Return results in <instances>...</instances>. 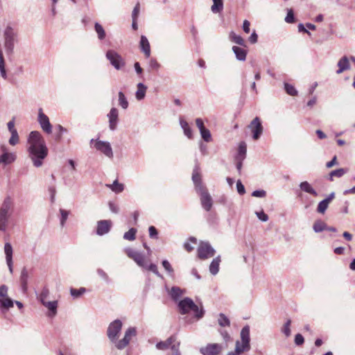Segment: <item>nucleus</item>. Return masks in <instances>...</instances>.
<instances>
[{
	"mask_svg": "<svg viewBox=\"0 0 355 355\" xmlns=\"http://www.w3.org/2000/svg\"><path fill=\"white\" fill-rule=\"evenodd\" d=\"M27 152L33 165L39 168L44 164V160L48 156L49 149L46 141L38 131H31L27 139Z\"/></svg>",
	"mask_w": 355,
	"mask_h": 355,
	"instance_id": "f257e3e1",
	"label": "nucleus"
},
{
	"mask_svg": "<svg viewBox=\"0 0 355 355\" xmlns=\"http://www.w3.org/2000/svg\"><path fill=\"white\" fill-rule=\"evenodd\" d=\"M192 180L196 192L200 195L202 208L207 211H210L213 205L212 198L207 191V188L202 183L200 168L198 163L196 164L193 170Z\"/></svg>",
	"mask_w": 355,
	"mask_h": 355,
	"instance_id": "f03ea898",
	"label": "nucleus"
},
{
	"mask_svg": "<svg viewBox=\"0 0 355 355\" xmlns=\"http://www.w3.org/2000/svg\"><path fill=\"white\" fill-rule=\"evenodd\" d=\"M15 202L10 196H6L0 205V231L5 232L12 216Z\"/></svg>",
	"mask_w": 355,
	"mask_h": 355,
	"instance_id": "7ed1b4c3",
	"label": "nucleus"
},
{
	"mask_svg": "<svg viewBox=\"0 0 355 355\" xmlns=\"http://www.w3.org/2000/svg\"><path fill=\"white\" fill-rule=\"evenodd\" d=\"M178 306L182 315H185L189 311H193L196 320L202 319L205 313L202 306L199 307L194 303L193 300L189 297H184L183 300H180L178 304Z\"/></svg>",
	"mask_w": 355,
	"mask_h": 355,
	"instance_id": "20e7f679",
	"label": "nucleus"
},
{
	"mask_svg": "<svg viewBox=\"0 0 355 355\" xmlns=\"http://www.w3.org/2000/svg\"><path fill=\"white\" fill-rule=\"evenodd\" d=\"M241 341L236 340L234 352H230L227 355H241L244 352L250 349V327L244 326L240 333Z\"/></svg>",
	"mask_w": 355,
	"mask_h": 355,
	"instance_id": "39448f33",
	"label": "nucleus"
},
{
	"mask_svg": "<svg viewBox=\"0 0 355 355\" xmlns=\"http://www.w3.org/2000/svg\"><path fill=\"white\" fill-rule=\"evenodd\" d=\"M19 42V33L17 29L10 26H6L3 32V46L8 55L14 53L15 46Z\"/></svg>",
	"mask_w": 355,
	"mask_h": 355,
	"instance_id": "423d86ee",
	"label": "nucleus"
},
{
	"mask_svg": "<svg viewBox=\"0 0 355 355\" xmlns=\"http://www.w3.org/2000/svg\"><path fill=\"white\" fill-rule=\"evenodd\" d=\"M123 322L119 319H116L110 323L107 329V336L112 343L116 345L119 336L121 331Z\"/></svg>",
	"mask_w": 355,
	"mask_h": 355,
	"instance_id": "0eeeda50",
	"label": "nucleus"
},
{
	"mask_svg": "<svg viewBox=\"0 0 355 355\" xmlns=\"http://www.w3.org/2000/svg\"><path fill=\"white\" fill-rule=\"evenodd\" d=\"M106 58L110 61V64L116 70L121 69L125 64V62L121 55L114 50H108L106 52Z\"/></svg>",
	"mask_w": 355,
	"mask_h": 355,
	"instance_id": "6e6552de",
	"label": "nucleus"
},
{
	"mask_svg": "<svg viewBox=\"0 0 355 355\" xmlns=\"http://www.w3.org/2000/svg\"><path fill=\"white\" fill-rule=\"evenodd\" d=\"M136 336V327H128L125 331L123 338L121 340H118V341L116 342L115 347L120 350L123 349L129 345L132 338L135 337Z\"/></svg>",
	"mask_w": 355,
	"mask_h": 355,
	"instance_id": "1a4fd4ad",
	"label": "nucleus"
},
{
	"mask_svg": "<svg viewBox=\"0 0 355 355\" xmlns=\"http://www.w3.org/2000/svg\"><path fill=\"white\" fill-rule=\"evenodd\" d=\"M215 252V250L208 242H201L197 249L198 257L202 260L214 257Z\"/></svg>",
	"mask_w": 355,
	"mask_h": 355,
	"instance_id": "9d476101",
	"label": "nucleus"
},
{
	"mask_svg": "<svg viewBox=\"0 0 355 355\" xmlns=\"http://www.w3.org/2000/svg\"><path fill=\"white\" fill-rule=\"evenodd\" d=\"M248 128L252 133V138L254 140H258L263 133V128L261 121L258 116H256L248 125Z\"/></svg>",
	"mask_w": 355,
	"mask_h": 355,
	"instance_id": "9b49d317",
	"label": "nucleus"
},
{
	"mask_svg": "<svg viewBox=\"0 0 355 355\" xmlns=\"http://www.w3.org/2000/svg\"><path fill=\"white\" fill-rule=\"evenodd\" d=\"M125 252L128 257L133 259L137 264L141 268H146L147 263L146 261V257L144 254L136 251L132 248H128L125 250Z\"/></svg>",
	"mask_w": 355,
	"mask_h": 355,
	"instance_id": "f8f14e48",
	"label": "nucleus"
},
{
	"mask_svg": "<svg viewBox=\"0 0 355 355\" xmlns=\"http://www.w3.org/2000/svg\"><path fill=\"white\" fill-rule=\"evenodd\" d=\"M37 121L44 132L47 134H51L52 132V125L50 123L49 119L47 115L43 112L42 108L38 110Z\"/></svg>",
	"mask_w": 355,
	"mask_h": 355,
	"instance_id": "ddd939ff",
	"label": "nucleus"
},
{
	"mask_svg": "<svg viewBox=\"0 0 355 355\" xmlns=\"http://www.w3.org/2000/svg\"><path fill=\"white\" fill-rule=\"evenodd\" d=\"M223 347L222 345L218 343H209L205 347L200 349V352L202 355H219Z\"/></svg>",
	"mask_w": 355,
	"mask_h": 355,
	"instance_id": "4468645a",
	"label": "nucleus"
},
{
	"mask_svg": "<svg viewBox=\"0 0 355 355\" xmlns=\"http://www.w3.org/2000/svg\"><path fill=\"white\" fill-rule=\"evenodd\" d=\"M95 148L109 158L113 157V151L108 141L97 140L94 144Z\"/></svg>",
	"mask_w": 355,
	"mask_h": 355,
	"instance_id": "2eb2a0df",
	"label": "nucleus"
},
{
	"mask_svg": "<svg viewBox=\"0 0 355 355\" xmlns=\"http://www.w3.org/2000/svg\"><path fill=\"white\" fill-rule=\"evenodd\" d=\"M4 253L6 255V261L8 267L10 272H13V261H12V254L13 249L12 245L10 243H6L4 245Z\"/></svg>",
	"mask_w": 355,
	"mask_h": 355,
	"instance_id": "dca6fc26",
	"label": "nucleus"
},
{
	"mask_svg": "<svg viewBox=\"0 0 355 355\" xmlns=\"http://www.w3.org/2000/svg\"><path fill=\"white\" fill-rule=\"evenodd\" d=\"M112 221L110 220H102L97 222L96 234L103 236L107 234L112 227Z\"/></svg>",
	"mask_w": 355,
	"mask_h": 355,
	"instance_id": "f3484780",
	"label": "nucleus"
},
{
	"mask_svg": "<svg viewBox=\"0 0 355 355\" xmlns=\"http://www.w3.org/2000/svg\"><path fill=\"white\" fill-rule=\"evenodd\" d=\"M1 150L3 154L0 156V164L8 165L15 161L17 158L15 153L7 152V149L5 146H2Z\"/></svg>",
	"mask_w": 355,
	"mask_h": 355,
	"instance_id": "a211bd4d",
	"label": "nucleus"
},
{
	"mask_svg": "<svg viewBox=\"0 0 355 355\" xmlns=\"http://www.w3.org/2000/svg\"><path fill=\"white\" fill-rule=\"evenodd\" d=\"M45 308L48 309L47 315L50 318H53L57 315L58 302L57 300L53 301H44L41 303Z\"/></svg>",
	"mask_w": 355,
	"mask_h": 355,
	"instance_id": "6ab92c4d",
	"label": "nucleus"
},
{
	"mask_svg": "<svg viewBox=\"0 0 355 355\" xmlns=\"http://www.w3.org/2000/svg\"><path fill=\"white\" fill-rule=\"evenodd\" d=\"M109 119V128L111 130H115L118 123L119 111L116 108H111L107 114Z\"/></svg>",
	"mask_w": 355,
	"mask_h": 355,
	"instance_id": "aec40b11",
	"label": "nucleus"
},
{
	"mask_svg": "<svg viewBox=\"0 0 355 355\" xmlns=\"http://www.w3.org/2000/svg\"><path fill=\"white\" fill-rule=\"evenodd\" d=\"M139 46L141 51L144 53L146 58H149L150 56V46L146 36H141Z\"/></svg>",
	"mask_w": 355,
	"mask_h": 355,
	"instance_id": "412c9836",
	"label": "nucleus"
},
{
	"mask_svg": "<svg viewBox=\"0 0 355 355\" xmlns=\"http://www.w3.org/2000/svg\"><path fill=\"white\" fill-rule=\"evenodd\" d=\"M176 340L175 336H171L165 341H160L156 344V348L159 350H166L173 345Z\"/></svg>",
	"mask_w": 355,
	"mask_h": 355,
	"instance_id": "4be33fe9",
	"label": "nucleus"
},
{
	"mask_svg": "<svg viewBox=\"0 0 355 355\" xmlns=\"http://www.w3.org/2000/svg\"><path fill=\"white\" fill-rule=\"evenodd\" d=\"M338 69L336 71L337 74L343 73L344 71L348 70L350 68L349 59L347 56H343L338 62Z\"/></svg>",
	"mask_w": 355,
	"mask_h": 355,
	"instance_id": "5701e85b",
	"label": "nucleus"
},
{
	"mask_svg": "<svg viewBox=\"0 0 355 355\" xmlns=\"http://www.w3.org/2000/svg\"><path fill=\"white\" fill-rule=\"evenodd\" d=\"M299 187L302 191H304L307 193L313 195V196H318V192L313 189V187L311 186V184L307 181L302 182L299 184Z\"/></svg>",
	"mask_w": 355,
	"mask_h": 355,
	"instance_id": "b1692460",
	"label": "nucleus"
},
{
	"mask_svg": "<svg viewBox=\"0 0 355 355\" xmlns=\"http://www.w3.org/2000/svg\"><path fill=\"white\" fill-rule=\"evenodd\" d=\"M232 51L234 53L236 58L239 61H245L247 56V51L241 47L234 46Z\"/></svg>",
	"mask_w": 355,
	"mask_h": 355,
	"instance_id": "393cba45",
	"label": "nucleus"
},
{
	"mask_svg": "<svg viewBox=\"0 0 355 355\" xmlns=\"http://www.w3.org/2000/svg\"><path fill=\"white\" fill-rule=\"evenodd\" d=\"M221 261L220 256L218 255L214 258L209 265V272L212 275H216L219 271L220 263Z\"/></svg>",
	"mask_w": 355,
	"mask_h": 355,
	"instance_id": "a878e982",
	"label": "nucleus"
},
{
	"mask_svg": "<svg viewBox=\"0 0 355 355\" xmlns=\"http://www.w3.org/2000/svg\"><path fill=\"white\" fill-rule=\"evenodd\" d=\"M137 89L135 93L137 100L141 101L145 98L147 87L144 84L139 83L137 85Z\"/></svg>",
	"mask_w": 355,
	"mask_h": 355,
	"instance_id": "bb28decb",
	"label": "nucleus"
},
{
	"mask_svg": "<svg viewBox=\"0 0 355 355\" xmlns=\"http://www.w3.org/2000/svg\"><path fill=\"white\" fill-rule=\"evenodd\" d=\"M247 153V145L245 142H240L238 148V152L235 157V159H245Z\"/></svg>",
	"mask_w": 355,
	"mask_h": 355,
	"instance_id": "cd10ccee",
	"label": "nucleus"
},
{
	"mask_svg": "<svg viewBox=\"0 0 355 355\" xmlns=\"http://www.w3.org/2000/svg\"><path fill=\"white\" fill-rule=\"evenodd\" d=\"M168 293L171 297L176 301L183 295L184 290L178 286H173Z\"/></svg>",
	"mask_w": 355,
	"mask_h": 355,
	"instance_id": "c85d7f7f",
	"label": "nucleus"
},
{
	"mask_svg": "<svg viewBox=\"0 0 355 355\" xmlns=\"http://www.w3.org/2000/svg\"><path fill=\"white\" fill-rule=\"evenodd\" d=\"M106 187L116 193H119L124 190V185L119 183L117 180H115L112 184H106Z\"/></svg>",
	"mask_w": 355,
	"mask_h": 355,
	"instance_id": "c756f323",
	"label": "nucleus"
},
{
	"mask_svg": "<svg viewBox=\"0 0 355 355\" xmlns=\"http://www.w3.org/2000/svg\"><path fill=\"white\" fill-rule=\"evenodd\" d=\"M180 124L181 128L183 129L184 135L189 139L192 138V130L190 128L189 123L182 117L180 118Z\"/></svg>",
	"mask_w": 355,
	"mask_h": 355,
	"instance_id": "7c9ffc66",
	"label": "nucleus"
},
{
	"mask_svg": "<svg viewBox=\"0 0 355 355\" xmlns=\"http://www.w3.org/2000/svg\"><path fill=\"white\" fill-rule=\"evenodd\" d=\"M224 0H212L213 5L211 6V10L213 13L217 14L223 10Z\"/></svg>",
	"mask_w": 355,
	"mask_h": 355,
	"instance_id": "2f4dec72",
	"label": "nucleus"
},
{
	"mask_svg": "<svg viewBox=\"0 0 355 355\" xmlns=\"http://www.w3.org/2000/svg\"><path fill=\"white\" fill-rule=\"evenodd\" d=\"M50 291L48 287L44 286L40 293L37 294V300L40 302L47 300L49 297Z\"/></svg>",
	"mask_w": 355,
	"mask_h": 355,
	"instance_id": "473e14b6",
	"label": "nucleus"
},
{
	"mask_svg": "<svg viewBox=\"0 0 355 355\" xmlns=\"http://www.w3.org/2000/svg\"><path fill=\"white\" fill-rule=\"evenodd\" d=\"M230 40L240 45V46H245V40H243V38L239 35H236L234 31H231L230 33Z\"/></svg>",
	"mask_w": 355,
	"mask_h": 355,
	"instance_id": "72a5a7b5",
	"label": "nucleus"
},
{
	"mask_svg": "<svg viewBox=\"0 0 355 355\" xmlns=\"http://www.w3.org/2000/svg\"><path fill=\"white\" fill-rule=\"evenodd\" d=\"M347 171H348V169L347 168H338V169H336V170H334V171L330 172V173H329V179L330 181H333L334 180V179H333L334 177L341 178L345 173H347Z\"/></svg>",
	"mask_w": 355,
	"mask_h": 355,
	"instance_id": "f704fd0d",
	"label": "nucleus"
},
{
	"mask_svg": "<svg viewBox=\"0 0 355 355\" xmlns=\"http://www.w3.org/2000/svg\"><path fill=\"white\" fill-rule=\"evenodd\" d=\"M28 279V271L26 268H23V270L21 272L20 282H21V286H22V288L24 291H26V289H27Z\"/></svg>",
	"mask_w": 355,
	"mask_h": 355,
	"instance_id": "c9c22d12",
	"label": "nucleus"
},
{
	"mask_svg": "<svg viewBox=\"0 0 355 355\" xmlns=\"http://www.w3.org/2000/svg\"><path fill=\"white\" fill-rule=\"evenodd\" d=\"M218 323L221 327L230 326V319L224 313H219L218 315Z\"/></svg>",
	"mask_w": 355,
	"mask_h": 355,
	"instance_id": "e433bc0d",
	"label": "nucleus"
},
{
	"mask_svg": "<svg viewBox=\"0 0 355 355\" xmlns=\"http://www.w3.org/2000/svg\"><path fill=\"white\" fill-rule=\"evenodd\" d=\"M325 228H327V224L322 220H316L313 225V229L316 233L325 230Z\"/></svg>",
	"mask_w": 355,
	"mask_h": 355,
	"instance_id": "4c0bfd02",
	"label": "nucleus"
},
{
	"mask_svg": "<svg viewBox=\"0 0 355 355\" xmlns=\"http://www.w3.org/2000/svg\"><path fill=\"white\" fill-rule=\"evenodd\" d=\"M94 29L98 35V38L101 40L105 37V32L103 27L98 22L94 24Z\"/></svg>",
	"mask_w": 355,
	"mask_h": 355,
	"instance_id": "58836bf2",
	"label": "nucleus"
},
{
	"mask_svg": "<svg viewBox=\"0 0 355 355\" xmlns=\"http://www.w3.org/2000/svg\"><path fill=\"white\" fill-rule=\"evenodd\" d=\"M86 292V288L84 287H81L78 289L71 288L70 289V294L73 299H77L80 297L82 295H83Z\"/></svg>",
	"mask_w": 355,
	"mask_h": 355,
	"instance_id": "ea45409f",
	"label": "nucleus"
},
{
	"mask_svg": "<svg viewBox=\"0 0 355 355\" xmlns=\"http://www.w3.org/2000/svg\"><path fill=\"white\" fill-rule=\"evenodd\" d=\"M162 265L163 268H164V270L167 272L168 275L170 277H173L174 270H173L172 266L171 265V263H169V261L166 259H164L162 261Z\"/></svg>",
	"mask_w": 355,
	"mask_h": 355,
	"instance_id": "a19ab883",
	"label": "nucleus"
},
{
	"mask_svg": "<svg viewBox=\"0 0 355 355\" xmlns=\"http://www.w3.org/2000/svg\"><path fill=\"white\" fill-rule=\"evenodd\" d=\"M119 105L124 110L128 107V101L122 92H119Z\"/></svg>",
	"mask_w": 355,
	"mask_h": 355,
	"instance_id": "79ce46f5",
	"label": "nucleus"
},
{
	"mask_svg": "<svg viewBox=\"0 0 355 355\" xmlns=\"http://www.w3.org/2000/svg\"><path fill=\"white\" fill-rule=\"evenodd\" d=\"M284 89L288 95L292 96H295L298 94V92L295 89V87L293 85L287 83H284Z\"/></svg>",
	"mask_w": 355,
	"mask_h": 355,
	"instance_id": "37998d69",
	"label": "nucleus"
},
{
	"mask_svg": "<svg viewBox=\"0 0 355 355\" xmlns=\"http://www.w3.org/2000/svg\"><path fill=\"white\" fill-rule=\"evenodd\" d=\"M13 304L14 302L8 297L0 299V306L1 308L9 309L12 307Z\"/></svg>",
	"mask_w": 355,
	"mask_h": 355,
	"instance_id": "c03bdc74",
	"label": "nucleus"
},
{
	"mask_svg": "<svg viewBox=\"0 0 355 355\" xmlns=\"http://www.w3.org/2000/svg\"><path fill=\"white\" fill-rule=\"evenodd\" d=\"M0 73L3 78H7V73L5 69V62L1 51L0 50Z\"/></svg>",
	"mask_w": 355,
	"mask_h": 355,
	"instance_id": "a18cd8bd",
	"label": "nucleus"
},
{
	"mask_svg": "<svg viewBox=\"0 0 355 355\" xmlns=\"http://www.w3.org/2000/svg\"><path fill=\"white\" fill-rule=\"evenodd\" d=\"M136 233L137 230L132 227L123 234V239L128 241H134L135 239Z\"/></svg>",
	"mask_w": 355,
	"mask_h": 355,
	"instance_id": "49530a36",
	"label": "nucleus"
},
{
	"mask_svg": "<svg viewBox=\"0 0 355 355\" xmlns=\"http://www.w3.org/2000/svg\"><path fill=\"white\" fill-rule=\"evenodd\" d=\"M329 202L325 199L320 201L317 207V211L320 214H324L328 208Z\"/></svg>",
	"mask_w": 355,
	"mask_h": 355,
	"instance_id": "de8ad7c7",
	"label": "nucleus"
},
{
	"mask_svg": "<svg viewBox=\"0 0 355 355\" xmlns=\"http://www.w3.org/2000/svg\"><path fill=\"white\" fill-rule=\"evenodd\" d=\"M291 320L290 319H288L282 328V332L286 337H289L291 334Z\"/></svg>",
	"mask_w": 355,
	"mask_h": 355,
	"instance_id": "09e8293b",
	"label": "nucleus"
},
{
	"mask_svg": "<svg viewBox=\"0 0 355 355\" xmlns=\"http://www.w3.org/2000/svg\"><path fill=\"white\" fill-rule=\"evenodd\" d=\"M96 273L101 279H102L106 284H110L111 280L109 275L101 268L96 270Z\"/></svg>",
	"mask_w": 355,
	"mask_h": 355,
	"instance_id": "8fccbe9b",
	"label": "nucleus"
},
{
	"mask_svg": "<svg viewBox=\"0 0 355 355\" xmlns=\"http://www.w3.org/2000/svg\"><path fill=\"white\" fill-rule=\"evenodd\" d=\"M60 226L63 227L65 225L66 221L68 218L69 212L65 209H60Z\"/></svg>",
	"mask_w": 355,
	"mask_h": 355,
	"instance_id": "3c124183",
	"label": "nucleus"
},
{
	"mask_svg": "<svg viewBox=\"0 0 355 355\" xmlns=\"http://www.w3.org/2000/svg\"><path fill=\"white\" fill-rule=\"evenodd\" d=\"M10 134H11V137L9 139L8 142H9L10 145L15 146L19 141V135H18L17 130V131H12V132H10Z\"/></svg>",
	"mask_w": 355,
	"mask_h": 355,
	"instance_id": "603ef678",
	"label": "nucleus"
},
{
	"mask_svg": "<svg viewBox=\"0 0 355 355\" xmlns=\"http://www.w3.org/2000/svg\"><path fill=\"white\" fill-rule=\"evenodd\" d=\"M200 135L202 137V138L203 139V140L206 142H209L211 141V132L210 131L205 128L201 131H200Z\"/></svg>",
	"mask_w": 355,
	"mask_h": 355,
	"instance_id": "864d4df0",
	"label": "nucleus"
},
{
	"mask_svg": "<svg viewBox=\"0 0 355 355\" xmlns=\"http://www.w3.org/2000/svg\"><path fill=\"white\" fill-rule=\"evenodd\" d=\"M145 269L150 270L153 272L155 275H157L159 277L163 278V276L159 273V272L157 270V267L154 263H150V265L147 264V267L144 268Z\"/></svg>",
	"mask_w": 355,
	"mask_h": 355,
	"instance_id": "5fc2aeb1",
	"label": "nucleus"
},
{
	"mask_svg": "<svg viewBox=\"0 0 355 355\" xmlns=\"http://www.w3.org/2000/svg\"><path fill=\"white\" fill-rule=\"evenodd\" d=\"M218 333L222 336L223 340L226 343H227L228 342H230L232 338H231L230 334L225 329H218Z\"/></svg>",
	"mask_w": 355,
	"mask_h": 355,
	"instance_id": "6e6d98bb",
	"label": "nucleus"
},
{
	"mask_svg": "<svg viewBox=\"0 0 355 355\" xmlns=\"http://www.w3.org/2000/svg\"><path fill=\"white\" fill-rule=\"evenodd\" d=\"M285 21L289 24L295 22V16L292 9L288 10L287 15L285 17Z\"/></svg>",
	"mask_w": 355,
	"mask_h": 355,
	"instance_id": "4d7b16f0",
	"label": "nucleus"
},
{
	"mask_svg": "<svg viewBox=\"0 0 355 355\" xmlns=\"http://www.w3.org/2000/svg\"><path fill=\"white\" fill-rule=\"evenodd\" d=\"M149 67L152 69L158 70L161 65L155 58H150L149 60Z\"/></svg>",
	"mask_w": 355,
	"mask_h": 355,
	"instance_id": "13d9d810",
	"label": "nucleus"
},
{
	"mask_svg": "<svg viewBox=\"0 0 355 355\" xmlns=\"http://www.w3.org/2000/svg\"><path fill=\"white\" fill-rule=\"evenodd\" d=\"M257 218L262 222H266L268 220V216L263 211H256Z\"/></svg>",
	"mask_w": 355,
	"mask_h": 355,
	"instance_id": "bf43d9fd",
	"label": "nucleus"
},
{
	"mask_svg": "<svg viewBox=\"0 0 355 355\" xmlns=\"http://www.w3.org/2000/svg\"><path fill=\"white\" fill-rule=\"evenodd\" d=\"M149 236L151 239H157L158 232L154 226H150L148 228Z\"/></svg>",
	"mask_w": 355,
	"mask_h": 355,
	"instance_id": "052dcab7",
	"label": "nucleus"
},
{
	"mask_svg": "<svg viewBox=\"0 0 355 355\" xmlns=\"http://www.w3.org/2000/svg\"><path fill=\"white\" fill-rule=\"evenodd\" d=\"M140 11V4L137 3L133 8L132 12V19H137Z\"/></svg>",
	"mask_w": 355,
	"mask_h": 355,
	"instance_id": "680f3d73",
	"label": "nucleus"
},
{
	"mask_svg": "<svg viewBox=\"0 0 355 355\" xmlns=\"http://www.w3.org/2000/svg\"><path fill=\"white\" fill-rule=\"evenodd\" d=\"M236 189H237V192L240 195H243L245 193V187H244L243 184H242V182H241V180H239L236 182Z\"/></svg>",
	"mask_w": 355,
	"mask_h": 355,
	"instance_id": "e2e57ef3",
	"label": "nucleus"
},
{
	"mask_svg": "<svg viewBox=\"0 0 355 355\" xmlns=\"http://www.w3.org/2000/svg\"><path fill=\"white\" fill-rule=\"evenodd\" d=\"M253 197L264 198L266 196V192L264 190H255L252 193Z\"/></svg>",
	"mask_w": 355,
	"mask_h": 355,
	"instance_id": "0e129e2a",
	"label": "nucleus"
},
{
	"mask_svg": "<svg viewBox=\"0 0 355 355\" xmlns=\"http://www.w3.org/2000/svg\"><path fill=\"white\" fill-rule=\"evenodd\" d=\"M304 339L302 335L297 334L295 336V343L296 345H301L304 343Z\"/></svg>",
	"mask_w": 355,
	"mask_h": 355,
	"instance_id": "69168bd1",
	"label": "nucleus"
},
{
	"mask_svg": "<svg viewBox=\"0 0 355 355\" xmlns=\"http://www.w3.org/2000/svg\"><path fill=\"white\" fill-rule=\"evenodd\" d=\"M110 210L114 214H117L119 211V208L116 204L112 202H110L109 204Z\"/></svg>",
	"mask_w": 355,
	"mask_h": 355,
	"instance_id": "338daca9",
	"label": "nucleus"
},
{
	"mask_svg": "<svg viewBox=\"0 0 355 355\" xmlns=\"http://www.w3.org/2000/svg\"><path fill=\"white\" fill-rule=\"evenodd\" d=\"M257 40H258V35L256 33L255 31H254L252 33V34L250 35V36L249 37V42L251 44H255L257 42Z\"/></svg>",
	"mask_w": 355,
	"mask_h": 355,
	"instance_id": "774afa93",
	"label": "nucleus"
}]
</instances>
